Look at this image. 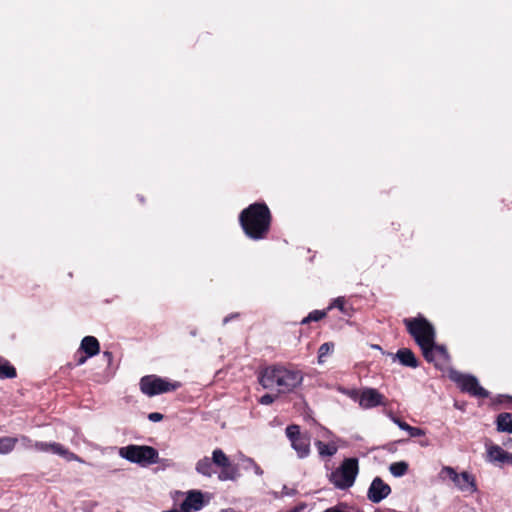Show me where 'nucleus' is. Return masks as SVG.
Returning <instances> with one entry per match:
<instances>
[{"label": "nucleus", "instance_id": "f257e3e1", "mask_svg": "<svg viewBox=\"0 0 512 512\" xmlns=\"http://www.w3.org/2000/svg\"><path fill=\"white\" fill-rule=\"evenodd\" d=\"M303 382L301 371L285 366H270L259 375V383L264 389L276 390L279 394L293 392Z\"/></svg>", "mask_w": 512, "mask_h": 512}, {"label": "nucleus", "instance_id": "f03ea898", "mask_svg": "<svg viewBox=\"0 0 512 512\" xmlns=\"http://www.w3.org/2000/svg\"><path fill=\"white\" fill-rule=\"evenodd\" d=\"M240 223L247 236L261 239L269 230L270 211L264 204H252L241 212Z\"/></svg>", "mask_w": 512, "mask_h": 512}, {"label": "nucleus", "instance_id": "7ed1b4c3", "mask_svg": "<svg viewBox=\"0 0 512 512\" xmlns=\"http://www.w3.org/2000/svg\"><path fill=\"white\" fill-rule=\"evenodd\" d=\"M358 472V460L347 458L330 474V481L339 489H347L353 486Z\"/></svg>", "mask_w": 512, "mask_h": 512}, {"label": "nucleus", "instance_id": "20e7f679", "mask_svg": "<svg viewBox=\"0 0 512 512\" xmlns=\"http://www.w3.org/2000/svg\"><path fill=\"white\" fill-rule=\"evenodd\" d=\"M439 476L442 479H449L462 493L472 495L478 491L475 476L467 471L458 473L453 467L445 466L441 469Z\"/></svg>", "mask_w": 512, "mask_h": 512}, {"label": "nucleus", "instance_id": "39448f33", "mask_svg": "<svg viewBox=\"0 0 512 512\" xmlns=\"http://www.w3.org/2000/svg\"><path fill=\"white\" fill-rule=\"evenodd\" d=\"M404 323L422 350L433 344L435 331L433 326L426 319L421 317L405 319Z\"/></svg>", "mask_w": 512, "mask_h": 512}, {"label": "nucleus", "instance_id": "423d86ee", "mask_svg": "<svg viewBox=\"0 0 512 512\" xmlns=\"http://www.w3.org/2000/svg\"><path fill=\"white\" fill-rule=\"evenodd\" d=\"M119 455L132 463L142 466L155 464L158 459L157 450L151 446L128 445L120 448Z\"/></svg>", "mask_w": 512, "mask_h": 512}, {"label": "nucleus", "instance_id": "0eeeda50", "mask_svg": "<svg viewBox=\"0 0 512 512\" xmlns=\"http://www.w3.org/2000/svg\"><path fill=\"white\" fill-rule=\"evenodd\" d=\"M21 440L24 442L26 448H32L39 452H49L58 455L68 462L76 461L82 463L83 460L75 453L71 452L68 448L57 442H32L29 438L23 436Z\"/></svg>", "mask_w": 512, "mask_h": 512}, {"label": "nucleus", "instance_id": "6e6552de", "mask_svg": "<svg viewBox=\"0 0 512 512\" xmlns=\"http://www.w3.org/2000/svg\"><path fill=\"white\" fill-rule=\"evenodd\" d=\"M285 432L291 443V447L296 452L298 458L304 459L308 457L311 451L310 435L308 433H302L298 425H289Z\"/></svg>", "mask_w": 512, "mask_h": 512}, {"label": "nucleus", "instance_id": "1a4fd4ad", "mask_svg": "<svg viewBox=\"0 0 512 512\" xmlns=\"http://www.w3.org/2000/svg\"><path fill=\"white\" fill-rule=\"evenodd\" d=\"M141 391L148 395L154 396L157 394L173 391L177 389V383H171L156 376H145L140 381Z\"/></svg>", "mask_w": 512, "mask_h": 512}, {"label": "nucleus", "instance_id": "9d476101", "mask_svg": "<svg viewBox=\"0 0 512 512\" xmlns=\"http://www.w3.org/2000/svg\"><path fill=\"white\" fill-rule=\"evenodd\" d=\"M450 378L465 392L478 397L488 396V392L479 385L478 380L474 376L451 371Z\"/></svg>", "mask_w": 512, "mask_h": 512}, {"label": "nucleus", "instance_id": "9b49d317", "mask_svg": "<svg viewBox=\"0 0 512 512\" xmlns=\"http://www.w3.org/2000/svg\"><path fill=\"white\" fill-rule=\"evenodd\" d=\"M210 500V497L200 490H190L181 504L183 512L200 511Z\"/></svg>", "mask_w": 512, "mask_h": 512}, {"label": "nucleus", "instance_id": "f8f14e48", "mask_svg": "<svg viewBox=\"0 0 512 512\" xmlns=\"http://www.w3.org/2000/svg\"><path fill=\"white\" fill-rule=\"evenodd\" d=\"M387 399L375 388L361 389L359 406L363 409H372L378 406H385Z\"/></svg>", "mask_w": 512, "mask_h": 512}, {"label": "nucleus", "instance_id": "ddd939ff", "mask_svg": "<svg viewBox=\"0 0 512 512\" xmlns=\"http://www.w3.org/2000/svg\"><path fill=\"white\" fill-rule=\"evenodd\" d=\"M425 359L429 362H433L435 366L442 367L448 363V353L445 347L435 345L433 341L432 345H429L422 350Z\"/></svg>", "mask_w": 512, "mask_h": 512}, {"label": "nucleus", "instance_id": "4468645a", "mask_svg": "<svg viewBox=\"0 0 512 512\" xmlns=\"http://www.w3.org/2000/svg\"><path fill=\"white\" fill-rule=\"evenodd\" d=\"M391 493V488L381 478L373 479L367 493L368 499L373 503H379Z\"/></svg>", "mask_w": 512, "mask_h": 512}, {"label": "nucleus", "instance_id": "2eb2a0df", "mask_svg": "<svg viewBox=\"0 0 512 512\" xmlns=\"http://www.w3.org/2000/svg\"><path fill=\"white\" fill-rule=\"evenodd\" d=\"M80 348L86 353L87 357L95 356L100 351L99 342L93 336L84 337L81 341Z\"/></svg>", "mask_w": 512, "mask_h": 512}, {"label": "nucleus", "instance_id": "dca6fc26", "mask_svg": "<svg viewBox=\"0 0 512 512\" xmlns=\"http://www.w3.org/2000/svg\"><path fill=\"white\" fill-rule=\"evenodd\" d=\"M399 362L407 367L416 368L418 366L414 353L407 348L400 349L394 356Z\"/></svg>", "mask_w": 512, "mask_h": 512}, {"label": "nucleus", "instance_id": "f3484780", "mask_svg": "<svg viewBox=\"0 0 512 512\" xmlns=\"http://www.w3.org/2000/svg\"><path fill=\"white\" fill-rule=\"evenodd\" d=\"M388 417L395 423L401 430H404L409 433L411 437H421L425 435V431L418 427H413L407 424L406 422L400 420L395 417L392 413H388Z\"/></svg>", "mask_w": 512, "mask_h": 512}, {"label": "nucleus", "instance_id": "a211bd4d", "mask_svg": "<svg viewBox=\"0 0 512 512\" xmlns=\"http://www.w3.org/2000/svg\"><path fill=\"white\" fill-rule=\"evenodd\" d=\"M487 460L489 462H499L504 463L506 451L503 450L500 446L494 444H487Z\"/></svg>", "mask_w": 512, "mask_h": 512}, {"label": "nucleus", "instance_id": "6ab92c4d", "mask_svg": "<svg viewBox=\"0 0 512 512\" xmlns=\"http://www.w3.org/2000/svg\"><path fill=\"white\" fill-rule=\"evenodd\" d=\"M497 428L499 431L512 433V414H500L497 418Z\"/></svg>", "mask_w": 512, "mask_h": 512}, {"label": "nucleus", "instance_id": "aec40b11", "mask_svg": "<svg viewBox=\"0 0 512 512\" xmlns=\"http://www.w3.org/2000/svg\"><path fill=\"white\" fill-rule=\"evenodd\" d=\"M315 446L319 455L322 457H331L337 452V446L335 444H326L322 441H316Z\"/></svg>", "mask_w": 512, "mask_h": 512}, {"label": "nucleus", "instance_id": "412c9836", "mask_svg": "<svg viewBox=\"0 0 512 512\" xmlns=\"http://www.w3.org/2000/svg\"><path fill=\"white\" fill-rule=\"evenodd\" d=\"M212 462L221 467L226 468L230 466V461L226 454L221 449H215L212 453Z\"/></svg>", "mask_w": 512, "mask_h": 512}, {"label": "nucleus", "instance_id": "4be33fe9", "mask_svg": "<svg viewBox=\"0 0 512 512\" xmlns=\"http://www.w3.org/2000/svg\"><path fill=\"white\" fill-rule=\"evenodd\" d=\"M212 461L208 457L200 459L196 464V471L204 476L212 475Z\"/></svg>", "mask_w": 512, "mask_h": 512}, {"label": "nucleus", "instance_id": "5701e85b", "mask_svg": "<svg viewBox=\"0 0 512 512\" xmlns=\"http://www.w3.org/2000/svg\"><path fill=\"white\" fill-rule=\"evenodd\" d=\"M17 441H18V439L15 437H1L0 438V454L10 453L14 449Z\"/></svg>", "mask_w": 512, "mask_h": 512}, {"label": "nucleus", "instance_id": "b1692460", "mask_svg": "<svg viewBox=\"0 0 512 512\" xmlns=\"http://www.w3.org/2000/svg\"><path fill=\"white\" fill-rule=\"evenodd\" d=\"M390 473L395 477H401L408 471V464L405 461L394 462L389 467Z\"/></svg>", "mask_w": 512, "mask_h": 512}, {"label": "nucleus", "instance_id": "393cba45", "mask_svg": "<svg viewBox=\"0 0 512 512\" xmlns=\"http://www.w3.org/2000/svg\"><path fill=\"white\" fill-rule=\"evenodd\" d=\"M334 343L326 342L323 343L318 350V363L323 364L325 362V357L331 355L334 351Z\"/></svg>", "mask_w": 512, "mask_h": 512}, {"label": "nucleus", "instance_id": "a878e982", "mask_svg": "<svg viewBox=\"0 0 512 512\" xmlns=\"http://www.w3.org/2000/svg\"><path fill=\"white\" fill-rule=\"evenodd\" d=\"M15 374V369L5 359L0 357V378H11Z\"/></svg>", "mask_w": 512, "mask_h": 512}, {"label": "nucleus", "instance_id": "bb28decb", "mask_svg": "<svg viewBox=\"0 0 512 512\" xmlns=\"http://www.w3.org/2000/svg\"><path fill=\"white\" fill-rule=\"evenodd\" d=\"M238 477V472L235 467L228 466L226 468H222V471L219 473V480H235Z\"/></svg>", "mask_w": 512, "mask_h": 512}, {"label": "nucleus", "instance_id": "cd10ccee", "mask_svg": "<svg viewBox=\"0 0 512 512\" xmlns=\"http://www.w3.org/2000/svg\"><path fill=\"white\" fill-rule=\"evenodd\" d=\"M325 315H326V313L324 311L315 310V311L311 312L306 318H304L302 320V323L306 324L310 321H318V320L322 319L323 317H325Z\"/></svg>", "mask_w": 512, "mask_h": 512}, {"label": "nucleus", "instance_id": "c85d7f7f", "mask_svg": "<svg viewBox=\"0 0 512 512\" xmlns=\"http://www.w3.org/2000/svg\"><path fill=\"white\" fill-rule=\"evenodd\" d=\"M346 395L349 398H351L352 400L357 401L358 404H360L361 390L350 389V390H347Z\"/></svg>", "mask_w": 512, "mask_h": 512}, {"label": "nucleus", "instance_id": "c756f323", "mask_svg": "<svg viewBox=\"0 0 512 512\" xmlns=\"http://www.w3.org/2000/svg\"><path fill=\"white\" fill-rule=\"evenodd\" d=\"M275 398L276 397L271 394H265L260 398L259 402L263 405H270L275 401Z\"/></svg>", "mask_w": 512, "mask_h": 512}, {"label": "nucleus", "instance_id": "7c9ffc66", "mask_svg": "<svg viewBox=\"0 0 512 512\" xmlns=\"http://www.w3.org/2000/svg\"><path fill=\"white\" fill-rule=\"evenodd\" d=\"M344 303H345L344 299L342 297H338L333 301V303L329 306L328 309H331L332 307H336V308L340 309L341 311H343Z\"/></svg>", "mask_w": 512, "mask_h": 512}, {"label": "nucleus", "instance_id": "2f4dec72", "mask_svg": "<svg viewBox=\"0 0 512 512\" xmlns=\"http://www.w3.org/2000/svg\"><path fill=\"white\" fill-rule=\"evenodd\" d=\"M148 418L152 422H158V421H161L163 419V415L160 414V413L154 412V413H150L148 415Z\"/></svg>", "mask_w": 512, "mask_h": 512}, {"label": "nucleus", "instance_id": "473e14b6", "mask_svg": "<svg viewBox=\"0 0 512 512\" xmlns=\"http://www.w3.org/2000/svg\"><path fill=\"white\" fill-rule=\"evenodd\" d=\"M249 463L253 466L255 474H257V475L263 474L262 469L253 460L249 459Z\"/></svg>", "mask_w": 512, "mask_h": 512}, {"label": "nucleus", "instance_id": "72a5a7b5", "mask_svg": "<svg viewBox=\"0 0 512 512\" xmlns=\"http://www.w3.org/2000/svg\"><path fill=\"white\" fill-rule=\"evenodd\" d=\"M504 463L512 464V453L506 452Z\"/></svg>", "mask_w": 512, "mask_h": 512}, {"label": "nucleus", "instance_id": "f704fd0d", "mask_svg": "<svg viewBox=\"0 0 512 512\" xmlns=\"http://www.w3.org/2000/svg\"><path fill=\"white\" fill-rule=\"evenodd\" d=\"M86 359H87V356H86V357H81V358L78 360V364H79V365L84 364V363H85V361H86Z\"/></svg>", "mask_w": 512, "mask_h": 512}, {"label": "nucleus", "instance_id": "c9c22d12", "mask_svg": "<svg viewBox=\"0 0 512 512\" xmlns=\"http://www.w3.org/2000/svg\"><path fill=\"white\" fill-rule=\"evenodd\" d=\"M104 356L107 357L109 361L112 359V354L110 352H104Z\"/></svg>", "mask_w": 512, "mask_h": 512}, {"label": "nucleus", "instance_id": "e433bc0d", "mask_svg": "<svg viewBox=\"0 0 512 512\" xmlns=\"http://www.w3.org/2000/svg\"><path fill=\"white\" fill-rule=\"evenodd\" d=\"M163 512H183V510L180 508V510H169V511H163Z\"/></svg>", "mask_w": 512, "mask_h": 512}, {"label": "nucleus", "instance_id": "4c0bfd02", "mask_svg": "<svg viewBox=\"0 0 512 512\" xmlns=\"http://www.w3.org/2000/svg\"><path fill=\"white\" fill-rule=\"evenodd\" d=\"M347 390H348V389H339V391H340L341 393L345 394V395H346Z\"/></svg>", "mask_w": 512, "mask_h": 512}]
</instances>
